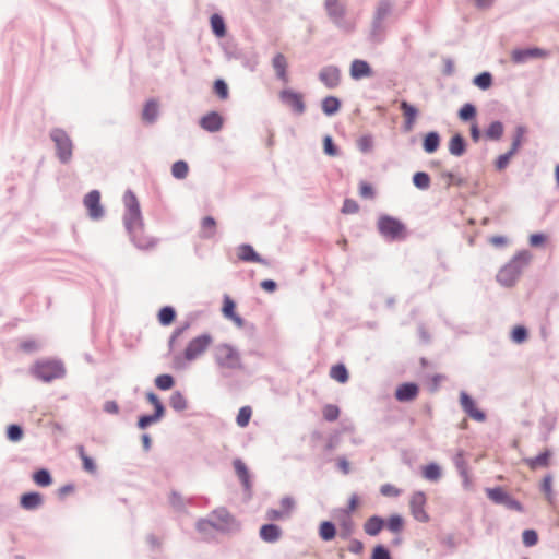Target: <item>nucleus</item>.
<instances>
[{"mask_svg":"<svg viewBox=\"0 0 559 559\" xmlns=\"http://www.w3.org/2000/svg\"><path fill=\"white\" fill-rule=\"evenodd\" d=\"M123 203L126 206L123 223L133 243L140 249L146 250L154 248L157 243V239L144 235V224L140 203L131 190L126 191L123 195Z\"/></svg>","mask_w":559,"mask_h":559,"instance_id":"f257e3e1","label":"nucleus"},{"mask_svg":"<svg viewBox=\"0 0 559 559\" xmlns=\"http://www.w3.org/2000/svg\"><path fill=\"white\" fill-rule=\"evenodd\" d=\"M214 361L222 372L238 371L243 368L241 354L231 344L219 343L213 348Z\"/></svg>","mask_w":559,"mask_h":559,"instance_id":"f03ea898","label":"nucleus"},{"mask_svg":"<svg viewBox=\"0 0 559 559\" xmlns=\"http://www.w3.org/2000/svg\"><path fill=\"white\" fill-rule=\"evenodd\" d=\"M531 253L528 251H521L515 254L510 262H508L497 274V281L506 287L513 286L518 281L523 269L528 265L531 261Z\"/></svg>","mask_w":559,"mask_h":559,"instance_id":"7ed1b4c3","label":"nucleus"},{"mask_svg":"<svg viewBox=\"0 0 559 559\" xmlns=\"http://www.w3.org/2000/svg\"><path fill=\"white\" fill-rule=\"evenodd\" d=\"M324 9L337 28L346 33L355 29V23L346 20V5L341 0H324Z\"/></svg>","mask_w":559,"mask_h":559,"instance_id":"20e7f679","label":"nucleus"},{"mask_svg":"<svg viewBox=\"0 0 559 559\" xmlns=\"http://www.w3.org/2000/svg\"><path fill=\"white\" fill-rule=\"evenodd\" d=\"M31 372L44 382H51L52 380L63 378L66 369L59 360H40L33 366Z\"/></svg>","mask_w":559,"mask_h":559,"instance_id":"39448f33","label":"nucleus"},{"mask_svg":"<svg viewBox=\"0 0 559 559\" xmlns=\"http://www.w3.org/2000/svg\"><path fill=\"white\" fill-rule=\"evenodd\" d=\"M50 139L56 146V155L62 164H68L72 159L73 142L68 133L59 128L50 131Z\"/></svg>","mask_w":559,"mask_h":559,"instance_id":"423d86ee","label":"nucleus"},{"mask_svg":"<svg viewBox=\"0 0 559 559\" xmlns=\"http://www.w3.org/2000/svg\"><path fill=\"white\" fill-rule=\"evenodd\" d=\"M379 233L386 239L397 240L405 238L404 224L389 215H382L378 219Z\"/></svg>","mask_w":559,"mask_h":559,"instance_id":"0eeeda50","label":"nucleus"},{"mask_svg":"<svg viewBox=\"0 0 559 559\" xmlns=\"http://www.w3.org/2000/svg\"><path fill=\"white\" fill-rule=\"evenodd\" d=\"M212 343H213V337L209 333H204V334H201V335L192 338L188 343V345L183 352V359L188 362H191V361L198 359L207 350V348L211 346Z\"/></svg>","mask_w":559,"mask_h":559,"instance_id":"6e6552de","label":"nucleus"},{"mask_svg":"<svg viewBox=\"0 0 559 559\" xmlns=\"http://www.w3.org/2000/svg\"><path fill=\"white\" fill-rule=\"evenodd\" d=\"M213 528L221 532H231L238 528L239 524L235 518L224 508L214 510L210 515Z\"/></svg>","mask_w":559,"mask_h":559,"instance_id":"1a4fd4ad","label":"nucleus"},{"mask_svg":"<svg viewBox=\"0 0 559 559\" xmlns=\"http://www.w3.org/2000/svg\"><path fill=\"white\" fill-rule=\"evenodd\" d=\"M486 493L495 503L503 504L512 510L522 511V504L500 487L487 488Z\"/></svg>","mask_w":559,"mask_h":559,"instance_id":"9d476101","label":"nucleus"},{"mask_svg":"<svg viewBox=\"0 0 559 559\" xmlns=\"http://www.w3.org/2000/svg\"><path fill=\"white\" fill-rule=\"evenodd\" d=\"M83 203L88 211L90 218L97 221L104 216L105 211L100 204V193L98 190L90 191L84 197Z\"/></svg>","mask_w":559,"mask_h":559,"instance_id":"9b49d317","label":"nucleus"},{"mask_svg":"<svg viewBox=\"0 0 559 559\" xmlns=\"http://www.w3.org/2000/svg\"><path fill=\"white\" fill-rule=\"evenodd\" d=\"M426 496L423 491H416L412 495L409 500V508L415 520L426 523L429 521V515L425 510Z\"/></svg>","mask_w":559,"mask_h":559,"instance_id":"f8f14e48","label":"nucleus"},{"mask_svg":"<svg viewBox=\"0 0 559 559\" xmlns=\"http://www.w3.org/2000/svg\"><path fill=\"white\" fill-rule=\"evenodd\" d=\"M280 99L283 104L290 107L297 115H302L306 110L302 95L293 90H283L280 93Z\"/></svg>","mask_w":559,"mask_h":559,"instance_id":"ddd939ff","label":"nucleus"},{"mask_svg":"<svg viewBox=\"0 0 559 559\" xmlns=\"http://www.w3.org/2000/svg\"><path fill=\"white\" fill-rule=\"evenodd\" d=\"M318 76L320 82L330 90L337 87L341 83V70L336 66L323 67Z\"/></svg>","mask_w":559,"mask_h":559,"instance_id":"4468645a","label":"nucleus"},{"mask_svg":"<svg viewBox=\"0 0 559 559\" xmlns=\"http://www.w3.org/2000/svg\"><path fill=\"white\" fill-rule=\"evenodd\" d=\"M460 404L462 409L474 420L483 423L486 420V414L476 407L474 400L465 392L460 393Z\"/></svg>","mask_w":559,"mask_h":559,"instance_id":"2eb2a0df","label":"nucleus"},{"mask_svg":"<svg viewBox=\"0 0 559 559\" xmlns=\"http://www.w3.org/2000/svg\"><path fill=\"white\" fill-rule=\"evenodd\" d=\"M549 56V52L534 47V48H527V49H515L511 53V60L514 63L521 64L525 63L530 59H537V58H546Z\"/></svg>","mask_w":559,"mask_h":559,"instance_id":"dca6fc26","label":"nucleus"},{"mask_svg":"<svg viewBox=\"0 0 559 559\" xmlns=\"http://www.w3.org/2000/svg\"><path fill=\"white\" fill-rule=\"evenodd\" d=\"M418 395V385L412 382L403 383L395 391V399L400 402H411Z\"/></svg>","mask_w":559,"mask_h":559,"instance_id":"f3484780","label":"nucleus"},{"mask_svg":"<svg viewBox=\"0 0 559 559\" xmlns=\"http://www.w3.org/2000/svg\"><path fill=\"white\" fill-rule=\"evenodd\" d=\"M200 126L209 132H217L222 129L223 119L219 114L212 111L202 117Z\"/></svg>","mask_w":559,"mask_h":559,"instance_id":"a211bd4d","label":"nucleus"},{"mask_svg":"<svg viewBox=\"0 0 559 559\" xmlns=\"http://www.w3.org/2000/svg\"><path fill=\"white\" fill-rule=\"evenodd\" d=\"M238 258L245 262H255L263 265H267L265 259L261 258L250 245H240L238 247Z\"/></svg>","mask_w":559,"mask_h":559,"instance_id":"6ab92c4d","label":"nucleus"},{"mask_svg":"<svg viewBox=\"0 0 559 559\" xmlns=\"http://www.w3.org/2000/svg\"><path fill=\"white\" fill-rule=\"evenodd\" d=\"M260 538L266 543H275L282 536V530L275 524H264L260 528Z\"/></svg>","mask_w":559,"mask_h":559,"instance_id":"aec40b11","label":"nucleus"},{"mask_svg":"<svg viewBox=\"0 0 559 559\" xmlns=\"http://www.w3.org/2000/svg\"><path fill=\"white\" fill-rule=\"evenodd\" d=\"M371 73V68L365 60L356 59L350 64V76L355 80L370 76Z\"/></svg>","mask_w":559,"mask_h":559,"instance_id":"412c9836","label":"nucleus"},{"mask_svg":"<svg viewBox=\"0 0 559 559\" xmlns=\"http://www.w3.org/2000/svg\"><path fill=\"white\" fill-rule=\"evenodd\" d=\"M273 68L276 72V76L284 83L288 82L287 75V59L283 53H276L272 60Z\"/></svg>","mask_w":559,"mask_h":559,"instance_id":"4be33fe9","label":"nucleus"},{"mask_svg":"<svg viewBox=\"0 0 559 559\" xmlns=\"http://www.w3.org/2000/svg\"><path fill=\"white\" fill-rule=\"evenodd\" d=\"M449 152L455 157H460L466 152V141L461 134L453 135L449 141Z\"/></svg>","mask_w":559,"mask_h":559,"instance_id":"5701e85b","label":"nucleus"},{"mask_svg":"<svg viewBox=\"0 0 559 559\" xmlns=\"http://www.w3.org/2000/svg\"><path fill=\"white\" fill-rule=\"evenodd\" d=\"M20 503L25 510H35L43 504V497L38 492H28L21 497Z\"/></svg>","mask_w":559,"mask_h":559,"instance_id":"b1692460","label":"nucleus"},{"mask_svg":"<svg viewBox=\"0 0 559 559\" xmlns=\"http://www.w3.org/2000/svg\"><path fill=\"white\" fill-rule=\"evenodd\" d=\"M233 464H234L235 472H236L237 476L239 477L240 481L242 483L245 489L250 490L251 481H250V475H249L246 464L240 459H236Z\"/></svg>","mask_w":559,"mask_h":559,"instance_id":"393cba45","label":"nucleus"},{"mask_svg":"<svg viewBox=\"0 0 559 559\" xmlns=\"http://www.w3.org/2000/svg\"><path fill=\"white\" fill-rule=\"evenodd\" d=\"M383 526H384L383 519L378 515H373L366 521V523L364 525V530H365L366 534H368L370 536H377L381 532Z\"/></svg>","mask_w":559,"mask_h":559,"instance_id":"a878e982","label":"nucleus"},{"mask_svg":"<svg viewBox=\"0 0 559 559\" xmlns=\"http://www.w3.org/2000/svg\"><path fill=\"white\" fill-rule=\"evenodd\" d=\"M385 36V26L384 21L372 20L371 29H370V40L379 44L384 40Z\"/></svg>","mask_w":559,"mask_h":559,"instance_id":"bb28decb","label":"nucleus"},{"mask_svg":"<svg viewBox=\"0 0 559 559\" xmlns=\"http://www.w3.org/2000/svg\"><path fill=\"white\" fill-rule=\"evenodd\" d=\"M158 114L159 110L157 102L155 99H151L144 106L142 118L144 121L153 123L156 121Z\"/></svg>","mask_w":559,"mask_h":559,"instance_id":"cd10ccee","label":"nucleus"},{"mask_svg":"<svg viewBox=\"0 0 559 559\" xmlns=\"http://www.w3.org/2000/svg\"><path fill=\"white\" fill-rule=\"evenodd\" d=\"M216 222L212 216H205L201 222L200 236L204 239H210L215 236Z\"/></svg>","mask_w":559,"mask_h":559,"instance_id":"c85d7f7f","label":"nucleus"},{"mask_svg":"<svg viewBox=\"0 0 559 559\" xmlns=\"http://www.w3.org/2000/svg\"><path fill=\"white\" fill-rule=\"evenodd\" d=\"M321 108L326 116H333L338 112L341 108V102L335 96H326L321 103Z\"/></svg>","mask_w":559,"mask_h":559,"instance_id":"c756f323","label":"nucleus"},{"mask_svg":"<svg viewBox=\"0 0 559 559\" xmlns=\"http://www.w3.org/2000/svg\"><path fill=\"white\" fill-rule=\"evenodd\" d=\"M440 145V135L436 131L426 134L423 143L424 151L431 154L438 150Z\"/></svg>","mask_w":559,"mask_h":559,"instance_id":"7c9ffc66","label":"nucleus"},{"mask_svg":"<svg viewBox=\"0 0 559 559\" xmlns=\"http://www.w3.org/2000/svg\"><path fill=\"white\" fill-rule=\"evenodd\" d=\"M549 457H550V452L548 450H546L535 457L525 459L524 462L530 466V468L536 469L538 467L548 466Z\"/></svg>","mask_w":559,"mask_h":559,"instance_id":"2f4dec72","label":"nucleus"},{"mask_svg":"<svg viewBox=\"0 0 559 559\" xmlns=\"http://www.w3.org/2000/svg\"><path fill=\"white\" fill-rule=\"evenodd\" d=\"M504 131L503 123L500 121L491 122L485 131V136L492 141H498L501 139Z\"/></svg>","mask_w":559,"mask_h":559,"instance_id":"473e14b6","label":"nucleus"},{"mask_svg":"<svg viewBox=\"0 0 559 559\" xmlns=\"http://www.w3.org/2000/svg\"><path fill=\"white\" fill-rule=\"evenodd\" d=\"M453 462H454V465L457 468L461 477L464 479V485L467 487L468 486L467 464H466V461L464 460V455H463L462 451H460L455 454Z\"/></svg>","mask_w":559,"mask_h":559,"instance_id":"72a5a7b5","label":"nucleus"},{"mask_svg":"<svg viewBox=\"0 0 559 559\" xmlns=\"http://www.w3.org/2000/svg\"><path fill=\"white\" fill-rule=\"evenodd\" d=\"M170 406L176 412H182L188 407V402L180 391H175L169 399Z\"/></svg>","mask_w":559,"mask_h":559,"instance_id":"f704fd0d","label":"nucleus"},{"mask_svg":"<svg viewBox=\"0 0 559 559\" xmlns=\"http://www.w3.org/2000/svg\"><path fill=\"white\" fill-rule=\"evenodd\" d=\"M526 133V128L524 126H518L514 130L513 141L509 152H512L515 155L523 142L524 135Z\"/></svg>","mask_w":559,"mask_h":559,"instance_id":"c9c22d12","label":"nucleus"},{"mask_svg":"<svg viewBox=\"0 0 559 559\" xmlns=\"http://www.w3.org/2000/svg\"><path fill=\"white\" fill-rule=\"evenodd\" d=\"M210 22H211L212 31L217 37L222 38L226 35L225 22L221 15L213 14L211 16Z\"/></svg>","mask_w":559,"mask_h":559,"instance_id":"e433bc0d","label":"nucleus"},{"mask_svg":"<svg viewBox=\"0 0 559 559\" xmlns=\"http://www.w3.org/2000/svg\"><path fill=\"white\" fill-rule=\"evenodd\" d=\"M423 476L430 481H438L441 477V468L436 463H430L423 468Z\"/></svg>","mask_w":559,"mask_h":559,"instance_id":"4c0bfd02","label":"nucleus"},{"mask_svg":"<svg viewBox=\"0 0 559 559\" xmlns=\"http://www.w3.org/2000/svg\"><path fill=\"white\" fill-rule=\"evenodd\" d=\"M392 11V4L388 0H381L374 11L373 19L384 21Z\"/></svg>","mask_w":559,"mask_h":559,"instance_id":"58836bf2","label":"nucleus"},{"mask_svg":"<svg viewBox=\"0 0 559 559\" xmlns=\"http://www.w3.org/2000/svg\"><path fill=\"white\" fill-rule=\"evenodd\" d=\"M330 376L340 383H345L348 380L347 369L342 364L333 366L330 370Z\"/></svg>","mask_w":559,"mask_h":559,"instance_id":"ea45409f","label":"nucleus"},{"mask_svg":"<svg viewBox=\"0 0 559 559\" xmlns=\"http://www.w3.org/2000/svg\"><path fill=\"white\" fill-rule=\"evenodd\" d=\"M335 534H336V530L332 522L324 521L321 523L320 530H319V535L323 540H325V542L332 540L335 537Z\"/></svg>","mask_w":559,"mask_h":559,"instance_id":"a19ab883","label":"nucleus"},{"mask_svg":"<svg viewBox=\"0 0 559 559\" xmlns=\"http://www.w3.org/2000/svg\"><path fill=\"white\" fill-rule=\"evenodd\" d=\"M164 415L160 414V409H158V413H155L152 414V415H143L139 418L138 420V427L140 429H145L147 428L150 425L152 424H155L157 421H159L162 419Z\"/></svg>","mask_w":559,"mask_h":559,"instance_id":"79ce46f5","label":"nucleus"},{"mask_svg":"<svg viewBox=\"0 0 559 559\" xmlns=\"http://www.w3.org/2000/svg\"><path fill=\"white\" fill-rule=\"evenodd\" d=\"M413 183L420 190H427L430 187V177L427 173L418 171L413 176Z\"/></svg>","mask_w":559,"mask_h":559,"instance_id":"37998d69","label":"nucleus"},{"mask_svg":"<svg viewBox=\"0 0 559 559\" xmlns=\"http://www.w3.org/2000/svg\"><path fill=\"white\" fill-rule=\"evenodd\" d=\"M33 480L41 487H47L51 485L52 478L50 476V473L47 469H39L33 475Z\"/></svg>","mask_w":559,"mask_h":559,"instance_id":"c03bdc74","label":"nucleus"},{"mask_svg":"<svg viewBox=\"0 0 559 559\" xmlns=\"http://www.w3.org/2000/svg\"><path fill=\"white\" fill-rule=\"evenodd\" d=\"M188 164L183 160H178L171 166V175L177 179H185L188 175Z\"/></svg>","mask_w":559,"mask_h":559,"instance_id":"a18cd8bd","label":"nucleus"},{"mask_svg":"<svg viewBox=\"0 0 559 559\" xmlns=\"http://www.w3.org/2000/svg\"><path fill=\"white\" fill-rule=\"evenodd\" d=\"M175 317H176V312H175L174 308L169 307V306L163 307L158 313L159 322L163 325L170 324L174 321Z\"/></svg>","mask_w":559,"mask_h":559,"instance_id":"49530a36","label":"nucleus"},{"mask_svg":"<svg viewBox=\"0 0 559 559\" xmlns=\"http://www.w3.org/2000/svg\"><path fill=\"white\" fill-rule=\"evenodd\" d=\"M474 84L480 90H488L492 85V76L489 72H483L474 78Z\"/></svg>","mask_w":559,"mask_h":559,"instance_id":"de8ad7c7","label":"nucleus"},{"mask_svg":"<svg viewBox=\"0 0 559 559\" xmlns=\"http://www.w3.org/2000/svg\"><path fill=\"white\" fill-rule=\"evenodd\" d=\"M403 518L399 514H393L388 519L386 527L392 533H400L403 530Z\"/></svg>","mask_w":559,"mask_h":559,"instance_id":"09e8293b","label":"nucleus"},{"mask_svg":"<svg viewBox=\"0 0 559 559\" xmlns=\"http://www.w3.org/2000/svg\"><path fill=\"white\" fill-rule=\"evenodd\" d=\"M78 451L80 457L82 459L84 469L91 474H94L96 472V464L94 463L93 459L85 454L83 445L78 447Z\"/></svg>","mask_w":559,"mask_h":559,"instance_id":"8fccbe9b","label":"nucleus"},{"mask_svg":"<svg viewBox=\"0 0 559 559\" xmlns=\"http://www.w3.org/2000/svg\"><path fill=\"white\" fill-rule=\"evenodd\" d=\"M252 411L250 406H243L239 409L236 421L239 427H246L249 424Z\"/></svg>","mask_w":559,"mask_h":559,"instance_id":"3c124183","label":"nucleus"},{"mask_svg":"<svg viewBox=\"0 0 559 559\" xmlns=\"http://www.w3.org/2000/svg\"><path fill=\"white\" fill-rule=\"evenodd\" d=\"M155 385L159 390H169L174 386V378L170 374H160L156 377Z\"/></svg>","mask_w":559,"mask_h":559,"instance_id":"603ef678","label":"nucleus"},{"mask_svg":"<svg viewBox=\"0 0 559 559\" xmlns=\"http://www.w3.org/2000/svg\"><path fill=\"white\" fill-rule=\"evenodd\" d=\"M323 417L328 421H335L340 416V408L336 405L328 404L323 407Z\"/></svg>","mask_w":559,"mask_h":559,"instance_id":"864d4df0","label":"nucleus"},{"mask_svg":"<svg viewBox=\"0 0 559 559\" xmlns=\"http://www.w3.org/2000/svg\"><path fill=\"white\" fill-rule=\"evenodd\" d=\"M511 338L516 344L525 342L527 338V330L522 325L515 326L512 331Z\"/></svg>","mask_w":559,"mask_h":559,"instance_id":"5fc2aeb1","label":"nucleus"},{"mask_svg":"<svg viewBox=\"0 0 559 559\" xmlns=\"http://www.w3.org/2000/svg\"><path fill=\"white\" fill-rule=\"evenodd\" d=\"M475 115L476 108L469 103L465 104L459 111V117L464 121L473 119Z\"/></svg>","mask_w":559,"mask_h":559,"instance_id":"6e6d98bb","label":"nucleus"},{"mask_svg":"<svg viewBox=\"0 0 559 559\" xmlns=\"http://www.w3.org/2000/svg\"><path fill=\"white\" fill-rule=\"evenodd\" d=\"M522 540L526 547H532L537 544L538 535L534 530H525L522 534Z\"/></svg>","mask_w":559,"mask_h":559,"instance_id":"4d7b16f0","label":"nucleus"},{"mask_svg":"<svg viewBox=\"0 0 559 559\" xmlns=\"http://www.w3.org/2000/svg\"><path fill=\"white\" fill-rule=\"evenodd\" d=\"M401 109H402L403 115H404V117L406 119L416 120V117L418 115V110L413 105H411L406 100H403L401 103Z\"/></svg>","mask_w":559,"mask_h":559,"instance_id":"13d9d810","label":"nucleus"},{"mask_svg":"<svg viewBox=\"0 0 559 559\" xmlns=\"http://www.w3.org/2000/svg\"><path fill=\"white\" fill-rule=\"evenodd\" d=\"M323 150L324 153L329 156H337L340 153L330 135H325L323 139Z\"/></svg>","mask_w":559,"mask_h":559,"instance_id":"bf43d9fd","label":"nucleus"},{"mask_svg":"<svg viewBox=\"0 0 559 559\" xmlns=\"http://www.w3.org/2000/svg\"><path fill=\"white\" fill-rule=\"evenodd\" d=\"M514 155L512 154V152H507L502 155H500L497 159H496V163H495V166H496V169L501 171L503 170L504 168L508 167L511 158L513 157Z\"/></svg>","mask_w":559,"mask_h":559,"instance_id":"052dcab7","label":"nucleus"},{"mask_svg":"<svg viewBox=\"0 0 559 559\" xmlns=\"http://www.w3.org/2000/svg\"><path fill=\"white\" fill-rule=\"evenodd\" d=\"M235 308H236V305L230 299V297L229 296H225L224 297V306H223V314H224V317L229 319L230 317L237 314L235 312Z\"/></svg>","mask_w":559,"mask_h":559,"instance_id":"680f3d73","label":"nucleus"},{"mask_svg":"<svg viewBox=\"0 0 559 559\" xmlns=\"http://www.w3.org/2000/svg\"><path fill=\"white\" fill-rule=\"evenodd\" d=\"M357 146L362 153L370 152L373 146L372 138L370 135L361 136L357 142Z\"/></svg>","mask_w":559,"mask_h":559,"instance_id":"e2e57ef3","label":"nucleus"},{"mask_svg":"<svg viewBox=\"0 0 559 559\" xmlns=\"http://www.w3.org/2000/svg\"><path fill=\"white\" fill-rule=\"evenodd\" d=\"M7 436L11 441H19L23 437V430L19 425H10Z\"/></svg>","mask_w":559,"mask_h":559,"instance_id":"0e129e2a","label":"nucleus"},{"mask_svg":"<svg viewBox=\"0 0 559 559\" xmlns=\"http://www.w3.org/2000/svg\"><path fill=\"white\" fill-rule=\"evenodd\" d=\"M214 91L222 99H226L228 97V86L223 80L215 81Z\"/></svg>","mask_w":559,"mask_h":559,"instance_id":"69168bd1","label":"nucleus"},{"mask_svg":"<svg viewBox=\"0 0 559 559\" xmlns=\"http://www.w3.org/2000/svg\"><path fill=\"white\" fill-rule=\"evenodd\" d=\"M294 508H295V501L292 497L282 498L281 510L286 514L287 518L290 515Z\"/></svg>","mask_w":559,"mask_h":559,"instance_id":"338daca9","label":"nucleus"},{"mask_svg":"<svg viewBox=\"0 0 559 559\" xmlns=\"http://www.w3.org/2000/svg\"><path fill=\"white\" fill-rule=\"evenodd\" d=\"M371 559H391V556L384 546L378 545L373 548Z\"/></svg>","mask_w":559,"mask_h":559,"instance_id":"774afa93","label":"nucleus"}]
</instances>
